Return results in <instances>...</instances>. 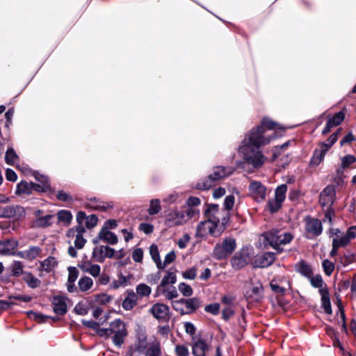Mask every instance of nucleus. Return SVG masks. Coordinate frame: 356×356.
<instances>
[{
	"mask_svg": "<svg viewBox=\"0 0 356 356\" xmlns=\"http://www.w3.org/2000/svg\"><path fill=\"white\" fill-rule=\"evenodd\" d=\"M273 136L264 134L261 129L250 131L243 140L239 151L243 154L245 161L255 168L261 167L267 158L259 149L269 144Z\"/></svg>",
	"mask_w": 356,
	"mask_h": 356,
	"instance_id": "nucleus-1",
	"label": "nucleus"
},
{
	"mask_svg": "<svg viewBox=\"0 0 356 356\" xmlns=\"http://www.w3.org/2000/svg\"><path fill=\"white\" fill-rule=\"evenodd\" d=\"M263 236L271 247L280 252L282 251L280 248V245L289 244L293 238V236L290 232L277 229L265 232Z\"/></svg>",
	"mask_w": 356,
	"mask_h": 356,
	"instance_id": "nucleus-2",
	"label": "nucleus"
},
{
	"mask_svg": "<svg viewBox=\"0 0 356 356\" xmlns=\"http://www.w3.org/2000/svg\"><path fill=\"white\" fill-rule=\"evenodd\" d=\"M195 214H196V210L193 208H187L180 211L172 209L167 213L165 223L169 227L179 226L186 223Z\"/></svg>",
	"mask_w": 356,
	"mask_h": 356,
	"instance_id": "nucleus-3",
	"label": "nucleus"
},
{
	"mask_svg": "<svg viewBox=\"0 0 356 356\" xmlns=\"http://www.w3.org/2000/svg\"><path fill=\"white\" fill-rule=\"evenodd\" d=\"M234 170V169L232 167L216 166L213 168V172L209 176L208 179L198 182L196 188L199 190H208L213 186V181L228 177L233 173Z\"/></svg>",
	"mask_w": 356,
	"mask_h": 356,
	"instance_id": "nucleus-4",
	"label": "nucleus"
},
{
	"mask_svg": "<svg viewBox=\"0 0 356 356\" xmlns=\"http://www.w3.org/2000/svg\"><path fill=\"white\" fill-rule=\"evenodd\" d=\"M236 248V240L233 238H225L222 242L216 245L213 255L217 259H223L229 257Z\"/></svg>",
	"mask_w": 356,
	"mask_h": 356,
	"instance_id": "nucleus-5",
	"label": "nucleus"
},
{
	"mask_svg": "<svg viewBox=\"0 0 356 356\" xmlns=\"http://www.w3.org/2000/svg\"><path fill=\"white\" fill-rule=\"evenodd\" d=\"M111 334H113V342L115 345L120 346L127 335L126 324L120 319H115L110 323Z\"/></svg>",
	"mask_w": 356,
	"mask_h": 356,
	"instance_id": "nucleus-6",
	"label": "nucleus"
},
{
	"mask_svg": "<svg viewBox=\"0 0 356 356\" xmlns=\"http://www.w3.org/2000/svg\"><path fill=\"white\" fill-rule=\"evenodd\" d=\"M253 254V250L248 247L242 248L231 260L232 266L236 269L239 270L245 267L251 261V257Z\"/></svg>",
	"mask_w": 356,
	"mask_h": 356,
	"instance_id": "nucleus-7",
	"label": "nucleus"
},
{
	"mask_svg": "<svg viewBox=\"0 0 356 356\" xmlns=\"http://www.w3.org/2000/svg\"><path fill=\"white\" fill-rule=\"evenodd\" d=\"M245 297L255 302H259L263 298L264 287L259 280H250L248 289L245 291Z\"/></svg>",
	"mask_w": 356,
	"mask_h": 356,
	"instance_id": "nucleus-8",
	"label": "nucleus"
},
{
	"mask_svg": "<svg viewBox=\"0 0 356 356\" xmlns=\"http://www.w3.org/2000/svg\"><path fill=\"white\" fill-rule=\"evenodd\" d=\"M137 348L145 356H160L161 353L160 343L157 340L148 343L140 341L138 344Z\"/></svg>",
	"mask_w": 356,
	"mask_h": 356,
	"instance_id": "nucleus-9",
	"label": "nucleus"
},
{
	"mask_svg": "<svg viewBox=\"0 0 356 356\" xmlns=\"http://www.w3.org/2000/svg\"><path fill=\"white\" fill-rule=\"evenodd\" d=\"M85 232V228L81 224L70 229L67 232L66 236L68 238H74V244L76 249H82L86 243V240L83 236Z\"/></svg>",
	"mask_w": 356,
	"mask_h": 356,
	"instance_id": "nucleus-10",
	"label": "nucleus"
},
{
	"mask_svg": "<svg viewBox=\"0 0 356 356\" xmlns=\"http://www.w3.org/2000/svg\"><path fill=\"white\" fill-rule=\"evenodd\" d=\"M207 213L209 219L215 222L217 227L220 223L224 225L227 222L228 212L220 210L217 204L210 205L207 210Z\"/></svg>",
	"mask_w": 356,
	"mask_h": 356,
	"instance_id": "nucleus-11",
	"label": "nucleus"
},
{
	"mask_svg": "<svg viewBox=\"0 0 356 356\" xmlns=\"http://www.w3.org/2000/svg\"><path fill=\"white\" fill-rule=\"evenodd\" d=\"M305 230L308 237H316L321 234L323 225L321 221L317 218L306 216L304 219Z\"/></svg>",
	"mask_w": 356,
	"mask_h": 356,
	"instance_id": "nucleus-12",
	"label": "nucleus"
},
{
	"mask_svg": "<svg viewBox=\"0 0 356 356\" xmlns=\"http://www.w3.org/2000/svg\"><path fill=\"white\" fill-rule=\"evenodd\" d=\"M270 286L274 293L283 295L290 288L289 277L278 275L270 281Z\"/></svg>",
	"mask_w": 356,
	"mask_h": 356,
	"instance_id": "nucleus-13",
	"label": "nucleus"
},
{
	"mask_svg": "<svg viewBox=\"0 0 356 356\" xmlns=\"http://www.w3.org/2000/svg\"><path fill=\"white\" fill-rule=\"evenodd\" d=\"M115 251L109 246L99 245L93 249L92 257L95 261L102 263L106 258H112L115 257Z\"/></svg>",
	"mask_w": 356,
	"mask_h": 356,
	"instance_id": "nucleus-14",
	"label": "nucleus"
},
{
	"mask_svg": "<svg viewBox=\"0 0 356 356\" xmlns=\"http://www.w3.org/2000/svg\"><path fill=\"white\" fill-rule=\"evenodd\" d=\"M249 193L255 201L260 202L266 198V188L260 181H253L249 186Z\"/></svg>",
	"mask_w": 356,
	"mask_h": 356,
	"instance_id": "nucleus-15",
	"label": "nucleus"
},
{
	"mask_svg": "<svg viewBox=\"0 0 356 356\" xmlns=\"http://www.w3.org/2000/svg\"><path fill=\"white\" fill-rule=\"evenodd\" d=\"M216 227L217 226L216 225L215 222H213L209 219L201 222L197 227L195 236L198 238L204 237L208 234L216 236L220 234L216 233Z\"/></svg>",
	"mask_w": 356,
	"mask_h": 356,
	"instance_id": "nucleus-16",
	"label": "nucleus"
},
{
	"mask_svg": "<svg viewBox=\"0 0 356 356\" xmlns=\"http://www.w3.org/2000/svg\"><path fill=\"white\" fill-rule=\"evenodd\" d=\"M336 191L333 186H327L320 194L319 202L323 208L331 207L335 200Z\"/></svg>",
	"mask_w": 356,
	"mask_h": 356,
	"instance_id": "nucleus-17",
	"label": "nucleus"
},
{
	"mask_svg": "<svg viewBox=\"0 0 356 356\" xmlns=\"http://www.w3.org/2000/svg\"><path fill=\"white\" fill-rule=\"evenodd\" d=\"M275 260V255L273 252H265L254 257L252 261L254 268H266L270 266Z\"/></svg>",
	"mask_w": 356,
	"mask_h": 356,
	"instance_id": "nucleus-18",
	"label": "nucleus"
},
{
	"mask_svg": "<svg viewBox=\"0 0 356 356\" xmlns=\"http://www.w3.org/2000/svg\"><path fill=\"white\" fill-rule=\"evenodd\" d=\"M149 312L152 316L160 321H166L170 318V309L168 305L163 303H156L152 306Z\"/></svg>",
	"mask_w": 356,
	"mask_h": 356,
	"instance_id": "nucleus-19",
	"label": "nucleus"
},
{
	"mask_svg": "<svg viewBox=\"0 0 356 356\" xmlns=\"http://www.w3.org/2000/svg\"><path fill=\"white\" fill-rule=\"evenodd\" d=\"M345 112L341 111L335 113L333 116H327V120L325 127L322 131V134L326 135L331 131V130L339 125H340L345 119Z\"/></svg>",
	"mask_w": 356,
	"mask_h": 356,
	"instance_id": "nucleus-20",
	"label": "nucleus"
},
{
	"mask_svg": "<svg viewBox=\"0 0 356 356\" xmlns=\"http://www.w3.org/2000/svg\"><path fill=\"white\" fill-rule=\"evenodd\" d=\"M78 266L83 273H88L93 277H98L101 271L99 265L92 264V262L88 259L81 260L79 263Z\"/></svg>",
	"mask_w": 356,
	"mask_h": 356,
	"instance_id": "nucleus-21",
	"label": "nucleus"
},
{
	"mask_svg": "<svg viewBox=\"0 0 356 356\" xmlns=\"http://www.w3.org/2000/svg\"><path fill=\"white\" fill-rule=\"evenodd\" d=\"M67 298L63 296H56L52 299L54 312L58 315H63L67 312Z\"/></svg>",
	"mask_w": 356,
	"mask_h": 356,
	"instance_id": "nucleus-22",
	"label": "nucleus"
},
{
	"mask_svg": "<svg viewBox=\"0 0 356 356\" xmlns=\"http://www.w3.org/2000/svg\"><path fill=\"white\" fill-rule=\"evenodd\" d=\"M209 350V346L203 339L195 341L192 346V353L194 356H206Z\"/></svg>",
	"mask_w": 356,
	"mask_h": 356,
	"instance_id": "nucleus-23",
	"label": "nucleus"
},
{
	"mask_svg": "<svg viewBox=\"0 0 356 356\" xmlns=\"http://www.w3.org/2000/svg\"><path fill=\"white\" fill-rule=\"evenodd\" d=\"M329 149L325 147L323 144H318V147L316 148L313 154L310 164L312 165H318L324 159L326 153Z\"/></svg>",
	"mask_w": 356,
	"mask_h": 356,
	"instance_id": "nucleus-24",
	"label": "nucleus"
},
{
	"mask_svg": "<svg viewBox=\"0 0 356 356\" xmlns=\"http://www.w3.org/2000/svg\"><path fill=\"white\" fill-rule=\"evenodd\" d=\"M138 299V296L134 291H127V296L122 303V308L127 311L132 309L137 305Z\"/></svg>",
	"mask_w": 356,
	"mask_h": 356,
	"instance_id": "nucleus-25",
	"label": "nucleus"
},
{
	"mask_svg": "<svg viewBox=\"0 0 356 356\" xmlns=\"http://www.w3.org/2000/svg\"><path fill=\"white\" fill-rule=\"evenodd\" d=\"M177 282L176 270L174 268L169 269L164 275L159 286V289H162L172 286Z\"/></svg>",
	"mask_w": 356,
	"mask_h": 356,
	"instance_id": "nucleus-26",
	"label": "nucleus"
},
{
	"mask_svg": "<svg viewBox=\"0 0 356 356\" xmlns=\"http://www.w3.org/2000/svg\"><path fill=\"white\" fill-rule=\"evenodd\" d=\"M18 245L15 240L0 241V254H11Z\"/></svg>",
	"mask_w": 356,
	"mask_h": 356,
	"instance_id": "nucleus-27",
	"label": "nucleus"
},
{
	"mask_svg": "<svg viewBox=\"0 0 356 356\" xmlns=\"http://www.w3.org/2000/svg\"><path fill=\"white\" fill-rule=\"evenodd\" d=\"M98 237L100 240L109 243L111 245H115L118 243V236L113 232L107 230L106 228H102L99 232Z\"/></svg>",
	"mask_w": 356,
	"mask_h": 356,
	"instance_id": "nucleus-28",
	"label": "nucleus"
},
{
	"mask_svg": "<svg viewBox=\"0 0 356 356\" xmlns=\"http://www.w3.org/2000/svg\"><path fill=\"white\" fill-rule=\"evenodd\" d=\"M182 302L185 307L186 314L194 312L200 307L201 304L200 299L195 297L188 299H182Z\"/></svg>",
	"mask_w": 356,
	"mask_h": 356,
	"instance_id": "nucleus-29",
	"label": "nucleus"
},
{
	"mask_svg": "<svg viewBox=\"0 0 356 356\" xmlns=\"http://www.w3.org/2000/svg\"><path fill=\"white\" fill-rule=\"evenodd\" d=\"M296 270L298 273L307 279L313 275L312 268L303 260L296 264Z\"/></svg>",
	"mask_w": 356,
	"mask_h": 356,
	"instance_id": "nucleus-30",
	"label": "nucleus"
},
{
	"mask_svg": "<svg viewBox=\"0 0 356 356\" xmlns=\"http://www.w3.org/2000/svg\"><path fill=\"white\" fill-rule=\"evenodd\" d=\"M94 286L92 279L88 276H83L78 281V289L81 292H87L92 289Z\"/></svg>",
	"mask_w": 356,
	"mask_h": 356,
	"instance_id": "nucleus-31",
	"label": "nucleus"
},
{
	"mask_svg": "<svg viewBox=\"0 0 356 356\" xmlns=\"http://www.w3.org/2000/svg\"><path fill=\"white\" fill-rule=\"evenodd\" d=\"M54 219V215H46L44 216L37 218L33 222V226L40 228L49 227L53 224Z\"/></svg>",
	"mask_w": 356,
	"mask_h": 356,
	"instance_id": "nucleus-32",
	"label": "nucleus"
},
{
	"mask_svg": "<svg viewBox=\"0 0 356 356\" xmlns=\"http://www.w3.org/2000/svg\"><path fill=\"white\" fill-rule=\"evenodd\" d=\"M341 167L337 170V175H343V170L346 168L350 167L353 163L356 162V158L355 156L351 154H348L343 156L341 159Z\"/></svg>",
	"mask_w": 356,
	"mask_h": 356,
	"instance_id": "nucleus-33",
	"label": "nucleus"
},
{
	"mask_svg": "<svg viewBox=\"0 0 356 356\" xmlns=\"http://www.w3.org/2000/svg\"><path fill=\"white\" fill-rule=\"evenodd\" d=\"M131 278V275L125 276V275H123L122 274H120L118 276V280H113L110 284L109 288L111 289L115 290V289H119L120 287H125L129 284Z\"/></svg>",
	"mask_w": 356,
	"mask_h": 356,
	"instance_id": "nucleus-34",
	"label": "nucleus"
},
{
	"mask_svg": "<svg viewBox=\"0 0 356 356\" xmlns=\"http://www.w3.org/2000/svg\"><path fill=\"white\" fill-rule=\"evenodd\" d=\"M320 295L321 296V303L325 312L327 314H332V307L330 299L329 290H320Z\"/></svg>",
	"mask_w": 356,
	"mask_h": 356,
	"instance_id": "nucleus-35",
	"label": "nucleus"
},
{
	"mask_svg": "<svg viewBox=\"0 0 356 356\" xmlns=\"http://www.w3.org/2000/svg\"><path fill=\"white\" fill-rule=\"evenodd\" d=\"M311 285L314 287L318 289V292L320 293V290H327V284L324 282L322 276L319 274L316 275H312L308 278Z\"/></svg>",
	"mask_w": 356,
	"mask_h": 356,
	"instance_id": "nucleus-36",
	"label": "nucleus"
},
{
	"mask_svg": "<svg viewBox=\"0 0 356 356\" xmlns=\"http://www.w3.org/2000/svg\"><path fill=\"white\" fill-rule=\"evenodd\" d=\"M24 281L28 284V286L32 289L40 286L41 282L33 274L29 272H25L23 277Z\"/></svg>",
	"mask_w": 356,
	"mask_h": 356,
	"instance_id": "nucleus-37",
	"label": "nucleus"
},
{
	"mask_svg": "<svg viewBox=\"0 0 356 356\" xmlns=\"http://www.w3.org/2000/svg\"><path fill=\"white\" fill-rule=\"evenodd\" d=\"M41 268L46 272H51L57 266V261L53 257H49L40 263Z\"/></svg>",
	"mask_w": 356,
	"mask_h": 356,
	"instance_id": "nucleus-38",
	"label": "nucleus"
},
{
	"mask_svg": "<svg viewBox=\"0 0 356 356\" xmlns=\"http://www.w3.org/2000/svg\"><path fill=\"white\" fill-rule=\"evenodd\" d=\"M275 127H276V123H275L274 122H273L270 119L264 118L261 121V124L260 126H259V127H257L256 128H253L250 131H258L259 130L261 129L263 133H264V134L268 135L266 133L265 128H267L268 129H273L274 128H275Z\"/></svg>",
	"mask_w": 356,
	"mask_h": 356,
	"instance_id": "nucleus-39",
	"label": "nucleus"
},
{
	"mask_svg": "<svg viewBox=\"0 0 356 356\" xmlns=\"http://www.w3.org/2000/svg\"><path fill=\"white\" fill-rule=\"evenodd\" d=\"M32 191V183L29 184L26 181H21L17 186L16 194L22 195L26 194L29 195Z\"/></svg>",
	"mask_w": 356,
	"mask_h": 356,
	"instance_id": "nucleus-40",
	"label": "nucleus"
},
{
	"mask_svg": "<svg viewBox=\"0 0 356 356\" xmlns=\"http://www.w3.org/2000/svg\"><path fill=\"white\" fill-rule=\"evenodd\" d=\"M109 318L108 314H104L103 318H100L98 322L93 321H83V324L88 327L92 328L97 331L100 325L106 323Z\"/></svg>",
	"mask_w": 356,
	"mask_h": 356,
	"instance_id": "nucleus-41",
	"label": "nucleus"
},
{
	"mask_svg": "<svg viewBox=\"0 0 356 356\" xmlns=\"http://www.w3.org/2000/svg\"><path fill=\"white\" fill-rule=\"evenodd\" d=\"M159 289L162 291L163 294L168 300H172L174 298H177L179 296L177 289L173 286Z\"/></svg>",
	"mask_w": 356,
	"mask_h": 356,
	"instance_id": "nucleus-42",
	"label": "nucleus"
},
{
	"mask_svg": "<svg viewBox=\"0 0 356 356\" xmlns=\"http://www.w3.org/2000/svg\"><path fill=\"white\" fill-rule=\"evenodd\" d=\"M58 220L68 225L72 219V215L70 211L67 210H60L58 212Z\"/></svg>",
	"mask_w": 356,
	"mask_h": 356,
	"instance_id": "nucleus-43",
	"label": "nucleus"
},
{
	"mask_svg": "<svg viewBox=\"0 0 356 356\" xmlns=\"http://www.w3.org/2000/svg\"><path fill=\"white\" fill-rule=\"evenodd\" d=\"M161 210V202L159 199H153L149 202V207L147 210L151 216L157 214Z\"/></svg>",
	"mask_w": 356,
	"mask_h": 356,
	"instance_id": "nucleus-44",
	"label": "nucleus"
},
{
	"mask_svg": "<svg viewBox=\"0 0 356 356\" xmlns=\"http://www.w3.org/2000/svg\"><path fill=\"white\" fill-rule=\"evenodd\" d=\"M19 159L18 156L13 148L7 149L5 156V161L9 165H14Z\"/></svg>",
	"mask_w": 356,
	"mask_h": 356,
	"instance_id": "nucleus-45",
	"label": "nucleus"
},
{
	"mask_svg": "<svg viewBox=\"0 0 356 356\" xmlns=\"http://www.w3.org/2000/svg\"><path fill=\"white\" fill-rule=\"evenodd\" d=\"M23 268V264L21 261H15L10 266L12 275L15 277H19L22 274L24 275Z\"/></svg>",
	"mask_w": 356,
	"mask_h": 356,
	"instance_id": "nucleus-46",
	"label": "nucleus"
},
{
	"mask_svg": "<svg viewBox=\"0 0 356 356\" xmlns=\"http://www.w3.org/2000/svg\"><path fill=\"white\" fill-rule=\"evenodd\" d=\"M176 253L174 250L170 251L168 253L164 259V261L162 262L161 261V265H159V269H164L168 265L172 263L176 259Z\"/></svg>",
	"mask_w": 356,
	"mask_h": 356,
	"instance_id": "nucleus-47",
	"label": "nucleus"
},
{
	"mask_svg": "<svg viewBox=\"0 0 356 356\" xmlns=\"http://www.w3.org/2000/svg\"><path fill=\"white\" fill-rule=\"evenodd\" d=\"M136 295L137 296H149L152 292V289L145 284H140L136 286Z\"/></svg>",
	"mask_w": 356,
	"mask_h": 356,
	"instance_id": "nucleus-48",
	"label": "nucleus"
},
{
	"mask_svg": "<svg viewBox=\"0 0 356 356\" xmlns=\"http://www.w3.org/2000/svg\"><path fill=\"white\" fill-rule=\"evenodd\" d=\"M88 206L94 209L101 211H104L108 207V205L106 203L99 201L95 197L90 200V202L88 203Z\"/></svg>",
	"mask_w": 356,
	"mask_h": 356,
	"instance_id": "nucleus-49",
	"label": "nucleus"
},
{
	"mask_svg": "<svg viewBox=\"0 0 356 356\" xmlns=\"http://www.w3.org/2000/svg\"><path fill=\"white\" fill-rule=\"evenodd\" d=\"M149 253L150 255L154 260V261L156 263L157 268L159 267V265H161V258L160 254L159 252V249L156 245H152L149 248Z\"/></svg>",
	"mask_w": 356,
	"mask_h": 356,
	"instance_id": "nucleus-50",
	"label": "nucleus"
},
{
	"mask_svg": "<svg viewBox=\"0 0 356 356\" xmlns=\"http://www.w3.org/2000/svg\"><path fill=\"white\" fill-rule=\"evenodd\" d=\"M286 191L287 186L286 184H282L279 186L275 190V198L283 202L286 197Z\"/></svg>",
	"mask_w": 356,
	"mask_h": 356,
	"instance_id": "nucleus-51",
	"label": "nucleus"
},
{
	"mask_svg": "<svg viewBox=\"0 0 356 356\" xmlns=\"http://www.w3.org/2000/svg\"><path fill=\"white\" fill-rule=\"evenodd\" d=\"M282 201H279V200L274 198L273 200H269L267 204V207L268 208V210L271 213H275L277 211L281 206H282Z\"/></svg>",
	"mask_w": 356,
	"mask_h": 356,
	"instance_id": "nucleus-52",
	"label": "nucleus"
},
{
	"mask_svg": "<svg viewBox=\"0 0 356 356\" xmlns=\"http://www.w3.org/2000/svg\"><path fill=\"white\" fill-rule=\"evenodd\" d=\"M178 289L181 294L186 297L191 296L193 293L192 287L185 282L180 283L178 286Z\"/></svg>",
	"mask_w": 356,
	"mask_h": 356,
	"instance_id": "nucleus-53",
	"label": "nucleus"
},
{
	"mask_svg": "<svg viewBox=\"0 0 356 356\" xmlns=\"http://www.w3.org/2000/svg\"><path fill=\"white\" fill-rule=\"evenodd\" d=\"M34 177L35 179L40 181L42 184V191H46L50 187L49 179L47 177L40 175L39 173H35Z\"/></svg>",
	"mask_w": 356,
	"mask_h": 356,
	"instance_id": "nucleus-54",
	"label": "nucleus"
},
{
	"mask_svg": "<svg viewBox=\"0 0 356 356\" xmlns=\"http://www.w3.org/2000/svg\"><path fill=\"white\" fill-rule=\"evenodd\" d=\"M95 300L101 305H106L112 300V296L106 293H99L95 296Z\"/></svg>",
	"mask_w": 356,
	"mask_h": 356,
	"instance_id": "nucleus-55",
	"label": "nucleus"
},
{
	"mask_svg": "<svg viewBox=\"0 0 356 356\" xmlns=\"http://www.w3.org/2000/svg\"><path fill=\"white\" fill-rule=\"evenodd\" d=\"M322 266L325 275L328 276L331 275L334 269V263L328 259H325L322 263Z\"/></svg>",
	"mask_w": 356,
	"mask_h": 356,
	"instance_id": "nucleus-56",
	"label": "nucleus"
},
{
	"mask_svg": "<svg viewBox=\"0 0 356 356\" xmlns=\"http://www.w3.org/2000/svg\"><path fill=\"white\" fill-rule=\"evenodd\" d=\"M88 305L84 302H79L76 305V306L74 308V311L76 314L81 316H84L88 314Z\"/></svg>",
	"mask_w": 356,
	"mask_h": 356,
	"instance_id": "nucleus-57",
	"label": "nucleus"
},
{
	"mask_svg": "<svg viewBox=\"0 0 356 356\" xmlns=\"http://www.w3.org/2000/svg\"><path fill=\"white\" fill-rule=\"evenodd\" d=\"M68 282H75L79 276V270L76 267L70 266L68 268Z\"/></svg>",
	"mask_w": 356,
	"mask_h": 356,
	"instance_id": "nucleus-58",
	"label": "nucleus"
},
{
	"mask_svg": "<svg viewBox=\"0 0 356 356\" xmlns=\"http://www.w3.org/2000/svg\"><path fill=\"white\" fill-rule=\"evenodd\" d=\"M27 254V259L32 260L36 258L41 252V250L38 247H31L26 250Z\"/></svg>",
	"mask_w": 356,
	"mask_h": 356,
	"instance_id": "nucleus-59",
	"label": "nucleus"
},
{
	"mask_svg": "<svg viewBox=\"0 0 356 356\" xmlns=\"http://www.w3.org/2000/svg\"><path fill=\"white\" fill-rule=\"evenodd\" d=\"M182 277L186 280H194L197 276V269L192 267L182 272Z\"/></svg>",
	"mask_w": 356,
	"mask_h": 356,
	"instance_id": "nucleus-60",
	"label": "nucleus"
},
{
	"mask_svg": "<svg viewBox=\"0 0 356 356\" xmlns=\"http://www.w3.org/2000/svg\"><path fill=\"white\" fill-rule=\"evenodd\" d=\"M235 202V197L232 195H227L224 200L223 206L224 208L229 211L232 209Z\"/></svg>",
	"mask_w": 356,
	"mask_h": 356,
	"instance_id": "nucleus-61",
	"label": "nucleus"
},
{
	"mask_svg": "<svg viewBox=\"0 0 356 356\" xmlns=\"http://www.w3.org/2000/svg\"><path fill=\"white\" fill-rule=\"evenodd\" d=\"M98 218L95 215H90L86 218V226L88 229L95 227L97 225Z\"/></svg>",
	"mask_w": 356,
	"mask_h": 356,
	"instance_id": "nucleus-62",
	"label": "nucleus"
},
{
	"mask_svg": "<svg viewBox=\"0 0 356 356\" xmlns=\"http://www.w3.org/2000/svg\"><path fill=\"white\" fill-rule=\"evenodd\" d=\"M172 306L175 310L179 312L181 315L186 314L185 307L182 302V299L173 301L172 302Z\"/></svg>",
	"mask_w": 356,
	"mask_h": 356,
	"instance_id": "nucleus-63",
	"label": "nucleus"
},
{
	"mask_svg": "<svg viewBox=\"0 0 356 356\" xmlns=\"http://www.w3.org/2000/svg\"><path fill=\"white\" fill-rule=\"evenodd\" d=\"M332 241L336 242L338 244V246H339V247H346V245H348L350 243V240L345 234V235L341 236L340 238H339V237L334 238Z\"/></svg>",
	"mask_w": 356,
	"mask_h": 356,
	"instance_id": "nucleus-64",
	"label": "nucleus"
}]
</instances>
